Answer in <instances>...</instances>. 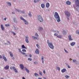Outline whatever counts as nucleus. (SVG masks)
Wrapping results in <instances>:
<instances>
[{"label": "nucleus", "instance_id": "58836bf2", "mask_svg": "<svg viewBox=\"0 0 79 79\" xmlns=\"http://www.w3.org/2000/svg\"><path fill=\"white\" fill-rule=\"evenodd\" d=\"M5 26H6V27H8V26H10V25H9V24H6Z\"/></svg>", "mask_w": 79, "mask_h": 79}, {"label": "nucleus", "instance_id": "2eb2a0df", "mask_svg": "<svg viewBox=\"0 0 79 79\" xmlns=\"http://www.w3.org/2000/svg\"><path fill=\"white\" fill-rule=\"evenodd\" d=\"M24 69L26 70V71L28 73H29V70H28L26 68V67H25Z\"/></svg>", "mask_w": 79, "mask_h": 79}, {"label": "nucleus", "instance_id": "4c0bfd02", "mask_svg": "<svg viewBox=\"0 0 79 79\" xmlns=\"http://www.w3.org/2000/svg\"><path fill=\"white\" fill-rule=\"evenodd\" d=\"M28 60H29V61H32V59L31 58H28Z\"/></svg>", "mask_w": 79, "mask_h": 79}, {"label": "nucleus", "instance_id": "864d4df0", "mask_svg": "<svg viewBox=\"0 0 79 79\" xmlns=\"http://www.w3.org/2000/svg\"><path fill=\"white\" fill-rule=\"evenodd\" d=\"M39 1H40V0H36L37 3V2H39Z\"/></svg>", "mask_w": 79, "mask_h": 79}, {"label": "nucleus", "instance_id": "a211bd4d", "mask_svg": "<svg viewBox=\"0 0 79 79\" xmlns=\"http://www.w3.org/2000/svg\"><path fill=\"white\" fill-rule=\"evenodd\" d=\"M9 53L10 54V55L11 57H13V53H12L11 52H9Z\"/></svg>", "mask_w": 79, "mask_h": 79}, {"label": "nucleus", "instance_id": "7c9ffc66", "mask_svg": "<svg viewBox=\"0 0 79 79\" xmlns=\"http://www.w3.org/2000/svg\"><path fill=\"white\" fill-rule=\"evenodd\" d=\"M38 74L37 73H34V75L35 76H38Z\"/></svg>", "mask_w": 79, "mask_h": 79}, {"label": "nucleus", "instance_id": "6ab92c4d", "mask_svg": "<svg viewBox=\"0 0 79 79\" xmlns=\"http://www.w3.org/2000/svg\"><path fill=\"white\" fill-rule=\"evenodd\" d=\"M3 59L5 61H7V59H6V57H5V56H3Z\"/></svg>", "mask_w": 79, "mask_h": 79}, {"label": "nucleus", "instance_id": "680f3d73", "mask_svg": "<svg viewBox=\"0 0 79 79\" xmlns=\"http://www.w3.org/2000/svg\"><path fill=\"white\" fill-rule=\"evenodd\" d=\"M23 79H26V78H24V77H23Z\"/></svg>", "mask_w": 79, "mask_h": 79}, {"label": "nucleus", "instance_id": "f03ea898", "mask_svg": "<svg viewBox=\"0 0 79 79\" xmlns=\"http://www.w3.org/2000/svg\"><path fill=\"white\" fill-rule=\"evenodd\" d=\"M75 4L76 5V8L77 11H79V0H75Z\"/></svg>", "mask_w": 79, "mask_h": 79}, {"label": "nucleus", "instance_id": "4d7b16f0", "mask_svg": "<svg viewBox=\"0 0 79 79\" xmlns=\"http://www.w3.org/2000/svg\"><path fill=\"white\" fill-rule=\"evenodd\" d=\"M0 58L1 59L2 58V56L0 55Z\"/></svg>", "mask_w": 79, "mask_h": 79}, {"label": "nucleus", "instance_id": "8fccbe9b", "mask_svg": "<svg viewBox=\"0 0 79 79\" xmlns=\"http://www.w3.org/2000/svg\"><path fill=\"white\" fill-rule=\"evenodd\" d=\"M22 53L23 55H26V53L23 52H22V53Z\"/></svg>", "mask_w": 79, "mask_h": 79}, {"label": "nucleus", "instance_id": "5fc2aeb1", "mask_svg": "<svg viewBox=\"0 0 79 79\" xmlns=\"http://www.w3.org/2000/svg\"><path fill=\"white\" fill-rule=\"evenodd\" d=\"M41 59H42V61L44 60V57H42Z\"/></svg>", "mask_w": 79, "mask_h": 79}, {"label": "nucleus", "instance_id": "774afa93", "mask_svg": "<svg viewBox=\"0 0 79 79\" xmlns=\"http://www.w3.org/2000/svg\"><path fill=\"white\" fill-rule=\"evenodd\" d=\"M1 79H3V78H1Z\"/></svg>", "mask_w": 79, "mask_h": 79}, {"label": "nucleus", "instance_id": "c9c22d12", "mask_svg": "<svg viewBox=\"0 0 79 79\" xmlns=\"http://www.w3.org/2000/svg\"><path fill=\"white\" fill-rule=\"evenodd\" d=\"M36 45L38 47V48H40V46H39V45L38 44H36Z\"/></svg>", "mask_w": 79, "mask_h": 79}, {"label": "nucleus", "instance_id": "39448f33", "mask_svg": "<svg viewBox=\"0 0 79 79\" xmlns=\"http://www.w3.org/2000/svg\"><path fill=\"white\" fill-rule=\"evenodd\" d=\"M20 19H21V20H23V21L24 22H25V24H28V22H27V20H25L22 17H20Z\"/></svg>", "mask_w": 79, "mask_h": 79}, {"label": "nucleus", "instance_id": "603ef678", "mask_svg": "<svg viewBox=\"0 0 79 79\" xmlns=\"http://www.w3.org/2000/svg\"><path fill=\"white\" fill-rule=\"evenodd\" d=\"M34 3H37V1H36L35 0H34Z\"/></svg>", "mask_w": 79, "mask_h": 79}, {"label": "nucleus", "instance_id": "c756f323", "mask_svg": "<svg viewBox=\"0 0 79 79\" xmlns=\"http://www.w3.org/2000/svg\"><path fill=\"white\" fill-rule=\"evenodd\" d=\"M65 77H66V78L67 79H68V78H69V76H68V75H66L65 76Z\"/></svg>", "mask_w": 79, "mask_h": 79}, {"label": "nucleus", "instance_id": "2f4dec72", "mask_svg": "<svg viewBox=\"0 0 79 79\" xmlns=\"http://www.w3.org/2000/svg\"><path fill=\"white\" fill-rule=\"evenodd\" d=\"M22 51L23 52H26V49H22Z\"/></svg>", "mask_w": 79, "mask_h": 79}, {"label": "nucleus", "instance_id": "bf43d9fd", "mask_svg": "<svg viewBox=\"0 0 79 79\" xmlns=\"http://www.w3.org/2000/svg\"><path fill=\"white\" fill-rule=\"evenodd\" d=\"M7 42L8 43V44H10V42L9 41H8Z\"/></svg>", "mask_w": 79, "mask_h": 79}, {"label": "nucleus", "instance_id": "338daca9", "mask_svg": "<svg viewBox=\"0 0 79 79\" xmlns=\"http://www.w3.org/2000/svg\"><path fill=\"white\" fill-rule=\"evenodd\" d=\"M70 60H72V59H71V58H70Z\"/></svg>", "mask_w": 79, "mask_h": 79}, {"label": "nucleus", "instance_id": "a19ab883", "mask_svg": "<svg viewBox=\"0 0 79 79\" xmlns=\"http://www.w3.org/2000/svg\"><path fill=\"white\" fill-rule=\"evenodd\" d=\"M34 64H38V63H37V62L35 61L34 62Z\"/></svg>", "mask_w": 79, "mask_h": 79}, {"label": "nucleus", "instance_id": "052dcab7", "mask_svg": "<svg viewBox=\"0 0 79 79\" xmlns=\"http://www.w3.org/2000/svg\"><path fill=\"white\" fill-rule=\"evenodd\" d=\"M5 21H6V18H5L4 19Z\"/></svg>", "mask_w": 79, "mask_h": 79}, {"label": "nucleus", "instance_id": "dca6fc26", "mask_svg": "<svg viewBox=\"0 0 79 79\" xmlns=\"http://www.w3.org/2000/svg\"><path fill=\"white\" fill-rule=\"evenodd\" d=\"M4 69H9V66L8 65H6L4 67Z\"/></svg>", "mask_w": 79, "mask_h": 79}, {"label": "nucleus", "instance_id": "5701e85b", "mask_svg": "<svg viewBox=\"0 0 79 79\" xmlns=\"http://www.w3.org/2000/svg\"><path fill=\"white\" fill-rule=\"evenodd\" d=\"M38 30H39V31H42V30H43V28H42V27H40Z\"/></svg>", "mask_w": 79, "mask_h": 79}, {"label": "nucleus", "instance_id": "0eeeda50", "mask_svg": "<svg viewBox=\"0 0 79 79\" xmlns=\"http://www.w3.org/2000/svg\"><path fill=\"white\" fill-rule=\"evenodd\" d=\"M32 38L33 39H36V40H39V38L38 37H37L32 36Z\"/></svg>", "mask_w": 79, "mask_h": 79}, {"label": "nucleus", "instance_id": "aec40b11", "mask_svg": "<svg viewBox=\"0 0 79 79\" xmlns=\"http://www.w3.org/2000/svg\"><path fill=\"white\" fill-rule=\"evenodd\" d=\"M75 44V42H72L71 44V46H74Z\"/></svg>", "mask_w": 79, "mask_h": 79}, {"label": "nucleus", "instance_id": "0e129e2a", "mask_svg": "<svg viewBox=\"0 0 79 79\" xmlns=\"http://www.w3.org/2000/svg\"><path fill=\"white\" fill-rule=\"evenodd\" d=\"M42 63H44V60H42Z\"/></svg>", "mask_w": 79, "mask_h": 79}, {"label": "nucleus", "instance_id": "79ce46f5", "mask_svg": "<svg viewBox=\"0 0 79 79\" xmlns=\"http://www.w3.org/2000/svg\"><path fill=\"white\" fill-rule=\"evenodd\" d=\"M54 35H55V36H57L58 35V34L57 33H55L54 34Z\"/></svg>", "mask_w": 79, "mask_h": 79}, {"label": "nucleus", "instance_id": "e2e57ef3", "mask_svg": "<svg viewBox=\"0 0 79 79\" xmlns=\"http://www.w3.org/2000/svg\"><path fill=\"white\" fill-rule=\"evenodd\" d=\"M12 13L13 14H15V12H12Z\"/></svg>", "mask_w": 79, "mask_h": 79}, {"label": "nucleus", "instance_id": "72a5a7b5", "mask_svg": "<svg viewBox=\"0 0 79 79\" xmlns=\"http://www.w3.org/2000/svg\"><path fill=\"white\" fill-rule=\"evenodd\" d=\"M57 70H58V71L60 70V67H57Z\"/></svg>", "mask_w": 79, "mask_h": 79}, {"label": "nucleus", "instance_id": "b1692460", "mask_svg": "<svg viewBox=\"0 0 79 79\" xmlns=\"http://www.w3.org/2000/svg\"><path fill=\"white\" fill-rule=\"evenodd\" d=\"M22 47L23 48H25V49H27V48L26 47H25V46H24V45H23L22 46Z\"/></svg>", "mask_w": 79, "mask_h": 79}, {"label": "nucleus", "instance_id": "13d9d810", "mask_svg": "<svg viewBox=\"0 0 79 79\" xmlns=\"http://www.w3.org/2000/svg\"><path fill=\"white\" fill-rule=\"evenodd\" d=\"M22 13H24L25 12L24 11H22Z\"/></svg>", "mask_w": 79, "mask_h": 79}, {"label": "nucleus", "instance_id": "a18cd8bd", "mask_svg": "<svg viewBox=\"0 0 79 79\" xmlns=\"http://www.w3.org/2000/svg\"><path fill=\"white\" fill-rule=\"evenodd\" d=\"M19 52H20V53H22V51H21V49H19Z\"/></svg>", "mask_w": 79, "mask_h": 79}, {"label": "nucleus", "instance_id": "412c9836", "mask_svg": "<svg viewBox=\"0 0 79 79\" xmlns=\"http://www.w3.org/2000/svg\"><path fill=\"white\" fill-rule=\"evenodd\" d=\"M65 71H66V69H64L61 70V71L62 73H64V72H65Z\"/></svg>", "mask_w": 79, "mask_h": 79}, {"label": "nucleus", "instance_id": "69168bd1", "mask_svg": "<svg viewBox=\"0 0 79 79\" xmlns=\"http://www.w3.org/2000/svg\"><path fill=\"white\" fill-rule=\"evenodd\" d=\"M44 79H47L45 77H44Z\"/></svg>", "mask_w": 79, "mask_h": 79}, {"label": "nucleus", "instance_id": "cd10ccee", "mask_svg": "<svg viewBox=\"0 0 79 79\" xmlns=\"http://www.w3.org/2000/svg\"><path fill=\"white\" fill-rule=\"evenodd\" d=\"M15 67H10V69H15Z\"/></svg>", "mask_w": 79, "mask_h": 79}, {"label": "nucleus", "instance_id": "f8f14e48", "mask_svg": "<svg viewBox=\"0 0 79 79\" xmlns=\"http://www.w3.org/2000/svg\"><path fill=\"white\" fill-rule=\"evenodd\" d=\"M1 27L2 31H4V30H5V27H3V25L2 24L1 25Z\"/></svg>", "mask_w": 79, "mask_h": 79}, {"label": "nucleus", "instance_id": "423d86ee", "mask_svg": "<svg viewBox=\"0 0 79 79\" xmlns=\"http://www.w3.org/2000/svg\"><path fill=\"white\" fill-rule=\"evenodd\" d=\"M65 14L68 17L70 16V13L68 11H65L64 12Z\"/></svg>", "mask_w": 79, "mask_h": 79}, {"label": "nucleus", "instance_id": "a878e982", "mask_svg": "<svg viewBox=\"0 0 79 79\" xmlns=\"http://www.w3.org/2000/svg\"><path fill=\"white\" fill-rule=\"evenodd\" d=\"M14 70L15 73H18V71H17V70L15 68V69H14Z\"/></svg>", "mask_w": 79, "mask_h": 79}, {"label": "nucleus", "instance_id": "c85d7f7f", "mask_svg": "<svg viewBox=\"0 0 79 79\" xmlns=\"http://www.w3.org/2000/svg\"><path fill=\"white\" fill-rule=\"evenodd\" d=\"M39 73H40V76H42V72H41L40 71H39Z\"/></svg>", "mask_w": 79, "mask_h": 79}, {"label": "nucleus", "instance_id": "de8ad7c7", "mask_svg": "<svg viewBox=\"0 0 79 79\" xmlns=\"http://www.w3.org/2000/svg\"><path fill=\"white\" fill-rule=\"evenodd\" d=\"M73 62H74V63H75V62H76V60H73Z\"/></svg>", "mask_w": 79, "mask_h": 79}, {"label": "nucleus", "instance_id": "ea45409f", "mask_svg": "<svg viewBox=\"0 0 79 79\" xmlns=\"http://www.w3.org/2000/svg\"><path fill=\"white\" fill-rule=\"evenodd\" d=\"M35 35L37 37H39V35H38V34L37 33H35Z\"/></svg>", "mask_w": 79, "mask_h": 79}, {"label": "nucleus", "instance_id": "f704fd0d", "mask_svg": "<svg viewBox=\"0 0 79 79\" xmlns=\"http://www.w3.org/2000/svg\"><path fill=\"white\" fill-rule=\"evenodd\" d=\"M76 32L77 34H78V35H79V31L78 30Z\"/></svg>", "mask_w": 79, "mask_h": 79}, {"label": "nucleus", "instance_id": "3c124183", "mask_svg": "<svg viewBox=\"0 0 79 79\" xmlns=\"http://www.w3.org/2000/svg\"><path fill=\"white\" fill-rule=\"evenodd\" d=\"M29 57H30V58H31L32 57V55L31 54L29 55Z\"/></svg>", "mask_w": 79, "mask_h": 79}, {"label": "nucleus", "instance_id": "6e6d98bb", "mask_svg": "<svg viewBox=\"0 0 79 79\" xmlns=\"http://www.w3.org/2000/svg\"><path fill=\"white\" fill-rule=\"evenodd\" d=\"M43 73H44V74H45V70H44Z\"/></svg>", "mask_w": 79, "mask_h": 79}, {"label": "nucleus", "instance_id": "c03bdc74", "mask_svg": "<svg viewBox=\"0 0 79 79\" xmlns=\"http://www.w3.org/2000/svg\"><path fill=\"white\" fill-rule=\"evenodd\" d=\"M54 32H57V33H59V31H58L57 30L55 31Z\"/></svg>", "mask_w": 79, "mask_h": 79}, {"label": "nucleus", "instance_id": "37998d69", "mask_svg": "<svg viewBox=\"0 0 79 79\" xmlns=\"http://www.w3.org/2000/svg\"><path fill=\"white\" fill-rule=\"evenodd\" d=\"M64 50L65 52H66V53H68V51H67L66 50V49H65V48H64Z\"/></svg>", "mask_w": 79, "mask_h": 79}, {"label": "nucleus", "instance_id": "4468645a", "mask_svg": "<svg viewBox=\"0 0 79 79\" xmlns=\"http://www.w3.org/2000/svg\"><path fill=\"white\" fill-rule=\"evenodd\" d=\"M46 6L47 8H49L50 6V4L48 2H47L46 5Z\"/></svg>", "mask_w": 79, "mask_h": 79}, {"label": "nucleus", "instance_id": "09e8293b", "mask_svg": "<svg viewBox=\"0 0 79 79\" xmlns=\"http://www.w3.org/2000/svg\"><path fill=\"white\" fill-rule=\"evenodd\" d=\"M67 66L69 68H71V67L69 65H68Z\"/></svg>", "mask_w": 79, "mask_h": 79}, {"label": "nucleus", "instance_id": "e433bc0d", "mask_svg": "<svg viewBox=\"0 0 79 79\" xmlns=\"http://www.w3.org/2000/svg\"><path fill=\"white\" fill-rule=\"evenodd\" d=\"M12 33L14 35H16V33L14 32V31H12Z\"/></svg>", "mask_w": 79, "mask_h": 79}, {"label": "nucleus", "instance_id": "ddd939ff", "mask_svg": "<svg viewBox=\"0 0 79 79\" xmlns=\"http://www.w3.org/2000/svg\"><path fill=\"white\" fill-rule=\"evenodd\" d=\"M66 3L67 4V5H71V2L69 1H66Z\"/></svg>", "mask_w": 79, "mask_h": 79}, {"label": "nucleus", "instance_id": "20e7f679", "mask_svg": "<svg viewBox=\"0 0 79 79\" xmlns=\"http://www.w3.org/2000/svg\"><path fill=\"white\" fill-rule=\"evenodd\" d=\"M38 21H40V22H42L44 21V19H43V18H42V16L40 15H39L38 17Z\"/></svg>", "mask_w": 79, "mask_h": 79}, {"label": "nucleus", "instance_id": "9d476101", "mask_svg": "<svg viewBox=\"0 0 79 79\" xmlns=\"http://www.w3.org/2000/svg\"><path fill=\"white\" fill-rule=\"evenodd\" d=\"M25 41L27 43H29V40L28 39V38H27V37L26 36L25 37Z\"/></svg>", "mask_w": 79, "mask_h": 79}, {"label": "nucleus", "instance_id": "49530a36", "mask_svg": "<svg viewBox=\"0 0 79 79\" xmlns=\"http://www.w3.org/2000/svg\"><path fill=\"white\" fill-rule=\"evenodd\" d=\"M15 11H18V12H19V9H16Z\"/></svg>", "mask_w": 79, "mask_h": 79}, {"label": "nucleus", "instance_id": "6e6552de", "mask_svg": "<svg viewBox=\"0 0 79 79\" xmlns=\"http://www.w3.org/2000/svg\"><path fill=\"white\" fill-rule=\"evenodd\" d=\"M20 68L21 69H24V65L23 64H20L19 65Z\"/></svg>", "mask_w": 79, "mask_h": 79}, {"label": "nucleus", "instance_id": "393cba45", "mask_svg": "<svg viewBox=\"0 0 79 79\" xmlns=\"http://www.w3.org/2000/svg\"><path fill=\"white\" fill-rule=\"evenodd\" d=\"M57 37H58V38H60V39H61V38H62V36L61 35H57Z\"/></svg>", "mask_w": 79, "mask_h": 79}, {"label": "nucleus", "instance_id": "4be33fe9", "mask_svg": "<svg viewBox=\"0 0 79 79\" xmlns=\"http://www.w3.org/2000/svg\"><path fill=\"white\" fill-rule=\"evenodd\" d=\"M6 3L7 5H9V6H11V3L9 2H6Z\"/></svg>", "mask_w": 79, "mask_h": 79}, {"label": "nucleus", "instance_id": "bb28decb", "mask_svg": "<svg viewBox=\"0 0 79 79\" xmlns=\"http://www.w3.org/2000/svg\"><path fill=\"white\" fill-rule=\"evenodd\" d=\"M28 15L30 16V17H31L32 16V15H31V13L30 12H29L28 14Z\"/></svg>", "mask_w": 79, "mask_h": 79}, {"label": "nucleus", "instance_id": "f257e3e1", "mask_svg": "<svg viewBox=\"0 0 79 79\" xmlns=\"http://www.w3.org/2000/svg\"><path fill=\"white\" fill-rule=\"evenodd\" d=\"M54 16L55 18L57 20V21L58 23H59V22H60V16H59V15H58V14L57 12H55L54 15Z\"/></svg>", "mask_w": 79, "mask_h": 79}, {"label": "nucleus", "instance_id": "1a4fd4ad", "mask_svg": "<svg viewBox=\"0 0 79 79\" xmlns=\"http://www.w3.org/2000/svg\"><path fill=\"white\" fill-rule=\"evenodd\" d=\"M35 53L36 54H39V49H36L35 51Z\"/></svg>", "mask_w": 79, "mask_h": 79}, {"label": "nucleus", "instance_id": "9b49d317", "mask_svg": "<svg viewBox=\"0 0 79 79\" xmlns=\"http://www.w3.org/2000/svg\"><path fill=\"white\" fill-rule=\"evenodd\" d=\"M69 39L70 41L73 40V39H72V37H71V35H69Z\"/></svg>", "mask_w": 79, "mask_h": 79}, {"label": "nucleus", "instance_id": "7ed1b4c3", "mask_svg": "<svg viewBox=\"0 0 79 79\" xmlns=\"http://www.w3.org/2000/svg\"><path fill=\"white\" fill-rule=\"evenodd\" d=\"M47 43L48 44V45L52 49H53L54 48V46L53 45V44L52 43H50V41L48 40L47 41Z\"/></svg>", "mask_w": 79, "mask_h": 79}, {"label": "nucleus", "instance_id": "f3484780", "mask_svg": "<svg viewBox=\"0 0 79 79\" xmlns=\"http://www.w3.org/2000/svg\"><path fill=\"white\" fill-rule=\"evenodd\" d=\"M41 6L42 8H45V5L44 4H41Z\"/></svg>", "mask_w": 79, "mask_h": 79}, {"label": "nucleus", "instance_id": "473e14b6", "mask_svg": "<svg viewBox=\"0 0 79 79\" xmlns=\"http://www.w3.org/2000/svg\"><path fill=\"white\" fill-rule=\"evenodd\" d=\"M63 34L64 35H65V34H66V31H64V30L63 31Z\"/></svg>", "mask_w": 79, "mask_h": 79}]
</instances>
